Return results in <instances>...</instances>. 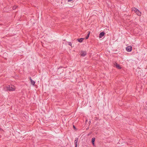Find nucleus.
<instances>
[{
	"label": "nucleus",
	"mask_w": 147,
	"mask_h": 147,
	"mask_svg": "<svg viewBox=\"0 0 147 147\" xmlns=\"http://www.w3.org/2000/svg\"><path fill=\"white\" fill-rule=\"evenodd\" d=\"M5 90H6L10 91H14L16 89V88L14 86L12 85H9L8 86H6L4 88Z\"/></svg>",
	"instance_id": "f257e3e1"
},
{
	"label": "nucleus",
	"mask_w": 147,
	"mask_h": 147,
	"mask_svg": "<svg viewBox=\"0 0 147 147\" xmlns=\"http://www.w3.org/2000/svg\"><path fill=\"white\" fill-rule=\"evenodd\" d=\"M132 10L134 11L136 14L138 16H141V13L140 11L137 8L134 7L132 9Z\"/></svg>",
	"instance_id": "f03ea898"
},
{
	"label": "nucleus",
	"mask_w": 147,
	"mask_h": 147,
	"mask_svg": "<svg viewBox=\"0 0 147 147\" xmlns=\"http://www.w3.org/2000/svg\"><path fill=\"white\" fill-rule=\"evenodd\" d=\"M126 50L128 52H130L132 50V48L131 46H129L126 47Z\"/></svg>",
	"instance_id": "7ed1b4c3"
},
{
	"label": "nucleus",
	"mask_w": 147,
	"mask_h": 147,
	"mask_svg": "<svg viewBox=\"0 0 147 147\" xmlns=\"http://www.w3.org/2000/svg\"><path fill=\"white\" fill-rule=\"evenodd\" d=\"M86 54V52L85 51H82L80 53L81 55L83 57L85 56Z\"/></svg>",
	"instance_id": "20e7f679"
},
{
	"label": "nucleus",
	"mask_w": 147,
	"mask_h": 147,
	"mask_svg": "<svg viewBox=\"0 0 147 147\" xmlns=\"http://www.w3.org/2000/svg\"><path fill=\"white\" fill-rule=\"evenodd\" d=\"M115 67L118 69H120L121 68V67H120V65L117 64V63H115Z\"/></svg>",
	"instance_id": "39448f33"
},
{
	"label": "nucleus",
	"mask_w": 147,
	"mask_h": 147,
	"mask_svg": "<svg viewBox=\"0 0 147 147\" xmlns=\"http://www.w3.org/2000/svg\"><path fill=\"white\" fill-rule=\"evenodd\" d=\"M78 141V138H76L74 142V144L75 146H77V142Z\"/></svg>",
	"instance_id": "423d86ee"
},
{
	"label": "nucleus",
	"mask_w": 147,
	"mask_h": 147,
	"mask_svg": "<svg viewBox=\"0 0 147 147\" xmlns=\"http://www.w3.org/2000/svg\"><path fill=\"white\" fill-rule=\"evenodd\" d=\"M95 140V138H92V142L93 146L94 145V142Z\"/></svg>",
	"instance_id": "0eeeda50"
},
{
	"label": "nucleus",
	"mask_w": 147,
	"mask_h": 147,
	"mask_svg": "<svg viewBox=\"0 0 147 147\" xmlns=\"http://www.w3.org/2000/svg\"><path fill=\"white\" fill-rule=\"evenodd\" d=\"M30 80L31 84L32 85H34L35 84V81L33 80L31 78H30Z\"/></svg>",
	"instance_id": "6e6552de"
},
{
	"label": "nucleus",
	"mask_w": 147,
	"mask_h": 147,
	"mask_svg": "<svg viewBox=\"0 0 147 147\" xmlns=\"http://www.w3.org/2000/svg\"><path fill=\"white\" fill-rule=\"evenodd\" d=\"M84 39V38H80L78 39L77 40L79 42H81L83 41Z\"/></svg>",
	"instance_id": "1a4fd4ad"
},
{
	"label": "nucleus",
	"mask_w": 147,
	"mask_h": 147,
	"mask_svg": "<svg viewBox=\"0 0 147 147\" xmlns=\"http://www.w3.org/2000/svg\"><path fill=\"white\" fill-rule=\"evenodd\" d=\"M90 32H89L87 36H86V39H87L88 38L89 36V35H90Z\"/></svg>",
	"instance_id": "9d476101"
},
{
	"label": "nucleus",
	"mask_w": 147,
	"mask_h": 147,
	"mask_svg": "<svg viewBox=\"0 0 147 147\" xmlns=\"http://www.w3.org/2000/svg\"><path fill=\"white\" fill-rule=\"evenodd\" d=\"M105 33L104 32H102V37L103 36Z\"/></svg>",
	"instance_id": "9b49d317"
},
{
	"label": "nucleus",
	"mask_w": 147,
	"mask_h": 147,
	"mask_svg": "<svg viewBox=\"0 0 147 147\" xmlns=\"http://www.w3.org/2000/svg\"><path fill=\"white\" fill-rule=\"evenodd\" d=\"M69 45L71 46V42H69Z\"/></svg>",
	"instance_id": "f8f14e48"
},
{
	"label": "nucleus",
	"mask_w": 147,
	"mask_h": 147,
	"mask_svg": "<svg viewBox=\"0 0 147 147\" xmlns=\"http://www.w3.org/2000/svg\"><path fill=\"white\" fill-rule=\"evenodd\" d=\"M99 37H100V38L101 37V33H100V35H99Z\"/></svg>",
	"instance_id": "ddd939ff"
},
{
	"label": "nucleus",
	"mask_w": 147,
	"mask_h": 147,
	"mask_svg": "<svg viewBox=\"0 0 147 147\" xmlns=\"http://www.w3.org/2000/svg\"><path fill=\"white\" fill-rule=\"evenodd\" d=\"M16 8V7H13V9H15Z\"/></svg>",
	"instance_id": "4468645a"
},
{
	"label": "nucleus",
	"mask_w": 147,
	"mask_h": 147,
	"mask_svg": "<svg viewBox=\"0 0 147 147\" xmlns=\"http://www.w3.org/2000/svg\"><path fill=\"white\" fill-rule=\"evenodd\" d=\"M73 127H74V128H75V127L74 125H73Z\"/></svg>",
	"instance_id": "2eb2a0df"
},
{
	"label": "nucleus",
	"mask_w": 147,
	"mask_h": 147,
	"mask_svg": "<svg viewBox=\"0 0 147 147\" xmlns=\"http://www.w3.org/2000/svg\"><path fill=\"white\" fill-rule=\"evenodd\" d=\"M1 130H2V129H1V128H0V131H1Z\"/></svg>",
	"instance_id": "dca6fc26"
},
{
	"label": "nucleus",
	"mask_w": 147,
	"mask_h": 147,
	"mask_svg": "<svg viewBox=\"0 0 147 147\" xmlns=\"http://www.w3.org/2000/svg\"><path fill=\"white\" fill-rule=\"evenodd\" d=\"M90 134V133H89V134H88V135H89Z\"/></svg>",
	"instance_id": "f3484780"
},
{
	"label": "nucleus",
	"mask_w": 147,
	"mask_h": 147,
	"mask_svg": "<svg viewBox=\"0 0 147 147\" xmlns=\"http://www.w3.org/2000/svg\"><path fill=\"white\" fill-rule=\"evenodd\" d=\"M75 147H77V146H75Z\"/></svg>",
	"instance_id": "a211bd4d"
}]
</instances>
